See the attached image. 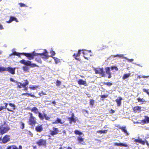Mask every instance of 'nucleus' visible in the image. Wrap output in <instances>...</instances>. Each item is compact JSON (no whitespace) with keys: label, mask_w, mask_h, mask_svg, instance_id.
I'll return each instance as SVG.
<instances>
[{"label":"nucleus","mask_w":149,"mask_h":149,"mask_svg":"<svg viewBox=\"0 0 149 149\" xmlns=\"http://www.w3.org/2000/svg\"><path fill=\"white\" fill-rule=\"evenodd\" d=\"M38 117H39V118L41 119V120H42L44 119V116H43L42 114L39 112V113H38Z\"/></svg>","instance_id":"f704fd0d"},{"label":"nucleus","mask_w":149,"mask_h":149,"mask_svg":"<svg viewBox=\"0 0 149 149\" xmlns=\"http://www.w3.org/2000/svg\"><path fill=\"white\" fill-rule=\"evenodd\" d=\"M138 78L139 79H140L141 78L140 76H139V75L138 76Z\"/></svg>","instance_id":"338daca9"},{"label":"nucleus","mask_w":149,"mask_h":149,"mask_svg":"<svg viewBox=\"0 0 149 149\" xmlns=\"http://www.w3.org/2000/svg\"><path fill=\"white\" fill-rule=\"evenodd\" d=\"M22 95H26L27 97L31 96L33 97H36L33 94L28 93H24L22 94Z\"/></svg>","instance_id":"393cba45"},{"label":"nucleus","mask_w":149,"mask_h":149,"mask_svg":"<svg viewBox=\"0 0 149 149\" xmlns=\"http://www.w3.org/2000/svg\"><path fill=\"white\" fill-rule=\"evenodd\" d=\"M22 54L23 55L26 57L29 60L33 59L34 58V56H37L38 55L43 56H44L43 58H47L49 56L48 55L47 51L45 50L43 53H35L34 51L32 53H22Z\"/></svg>","instance_id":"f257e3e1"},{"label":"nucleus","mask_w":149,"mask_h":149,"mask_svg":"<svg viewBox=\"0 0 149 149\" xmlns=\"http://www.w3.org/2000/svg\"><path fill=\"white\" fill-rule=\"evenodd\" d=\"M68 119L69 121V123L70 124L72 123V122L75 123L77 120V119L74 118V116L73 113H72L71 117H68Z\"/></svg>","instance_id":"9d476101"},{"label":"nucleus","mask_w":149,"mask_h":149,"mask_svg":"<svg viewBox=\"0 0 149 149\" xmlns=\"http://www.w3.org/2000/svg\"><path fill=\"white\" fill-rule=\"evenodd\" d=\"M10 136L9 135H6L3 136L2 139V143H6L10 140Z\"/></svg>","instance_id":"f8f14e48"},{"label":"nucleus","mask_w":149,"mask_h":149,"mask_svg":"<svg viewBox=\"0 0 149 149\" xmlns=\"http://www.w3.org/2000/svg\"><path fill=\"white\" fill-rule=\"evenodd\" d=\"M141 107L139 106H136L133 108L134 112L135 113H139L141 111Z\"/></svg>","instance_id":"4468645a"},{"label":"nucleus","mask_w":149,"mask_h":149,"mask_svg":"<svg viewBox=\"0 0 149 149\" xmlns=\"http://www.w3.org/2000/svg\"><path fill=\"white\" fill-rule=\"evenodd\" d=\"M108 97L107 95H101V97L102 98H105L107 97Z\"/></svg>","instance_id":"13d9d810"},{"label":"nucleus","mask_w":149,"mask_h":149,"mask_svg":"<svg viewBox=\"0 0 149 149\" xmlns=\"http://www.w3.org/2000/svg\"><path fill=\"white\" fill-rule=\"evenodd\" d=\"M3 29H4V28H3V26L2 25H1L0 23V30H3Z\"/></svg>","instance_id":"052dcab7"},{"label":"nucleus","mask_w":149,"mask_h":149,"mask_svg":"<svg viewBox=\"0 0 149 149\" xmlns=\"http://www.w3.org/2000/svg\"><path fill=\"white\" fill-rule=\"evenodd\" d=\"M137 100H138L139 102H145V100H144L143 98H140L139 97L137 99Z\"/></svg>","instance_id":"49530a36"},{"label":"nucleus","mask_w":149,"mask_h":149,"mask_svg":"<svg viewBox=\"0 0 149 149\" xmlns=\"http://www.w3.org/2000/svg\"><path fill=\"white\" fill-rule=\"evenodd\" d=\"M103 85H106L108 86H110L112 85V84L110 82H103Z\"/></svg>","instance_id":"c9c22d12"},{"label":"nucleus","mask_w":149,"mask_h":149,"mask_svg":"<svg viewBox=\"0 0 149 149\" xmlns=\"http://www.w3.org/2000/svg\"><path fill=\"white\" fill-rule=\"evenodd\" d=\"M23 69L24 71H27L28 70V68L27 67L25 66L23 67Z\"/></svg>","instance_id":"6e6d98bb"},{"label":"nucleus","mask_w":149,"mask_h":149,"mask_svg":"<svg viewBox=\"0 0 149 149\" xmlns=\"http://www.w3.org/2000/svg\"><path fill=\"white\" fill-rule=\"evenodd\" d=\"M68 149H71V148H70V147H68Z\"/></svg>","instance_id":"774afa93"},{"label":"nucleus","mask_w":149,"mask_h":149,"mask_svg":"<svg viewBox=\"0 0 149 149\" xmlns=\"http://www.w3.org/2000/svg\"><path fill=\"white\" fill-rule=\"evenodd\" d=\"M84 139L81 136H79L77 138V141L79 143H81L84 141Z\"/></svg>","instance_id":"c85d7f7f"},{"label":"nucleus","mask_w":149,"mask_h":149,"mask_svg":"<svg viewBox=\"0 0 149 149\" xmlns=\"http://www.w3.org/2000/svg\"><path fill=\"white\" fill-rule=\"evenodd\" d=\"M115 112V111L112 109H111L109 111L110 113L111 114H113Z\"/></svg>","instance_id":"4d7b16f0"},{"label":"nucleus","mask_w":149,"mask_h":149,"mask_svg":"<svg viewBox=\"0 0 149 149\" xmlns=\"http://www.w3.org/2000/svg\"><path fill=\"white\" fill-rule=\"evenodd\" d=\"M25 83H22L21 82V85H20V87H17L19 88H24V89H23L24 91H27L28 90V88L27 87H26V86L29 83L28 81L26 79L24 80Z\"/></svg>","instance_id":"0eeeda50"},{"label":"nucleus","mask_w":149,"mask_h":149,"mask_svg":"<svg viewBox=\"0 0 149 149\" xmlns=\"http://www.w3.org/2000/svg\"><path fill=\"white\" fill-rule=\"evenodd\" d=\"M38 87L39 86H32L29 87V88L31 89L35 90L37 88H38Z\"/></svg>","instance_id":"473e14b6"},{"label":"nucleus","mask_w":149,"mask_h":149,"mask_svg":"<svg viewBox=\"0 0 149 149\" xmlns=\"http://www.w3.org/2000/svg\"><path fill=\"white\" fill-rule=\"evenodd\" d=\"M115 145L120 146H124L125 147H127L128 146L127 144L125 143H114Z\"/></svg>","instance_id":"b1692460"},{"label":"nucleus","mask_w":149,"mask_h":149,"mask_svg":"<svg viewBox=\"0 0 149 149\" xmlns=\"http://www.w3.org/2000/svg\"><path fill=\"white\" fill-rule=\"evenodd\" d=\"M79 85H83L85 86H87L88 84L86 81H84L81 79H79L77 81Z\"/></svg>","instance_id":"f3484780"},{"label":"nucleus","mask_w":149,"mask_h":149,"mask_svg":"<svg viewBox=\"0 0 149 149\" xmlns=\"http://www.w3.org/2000/svg\"><path fill=\"white\" fill-rule=\"evenodd\" d=\"M36 61L38 62L41 63L42 61L41 59V58L39 57H37L36 58Z\"/></svg>","instance_id":"4c0bfd02"},{"label":"nucleus","mask_w":149,"mask_h":149,"mask_svg":"<svg viewBox=\"0 0 149 149\" xmlns=\"http://www.w3.org/2000/svg\"><path fill=\"white\" fill-rule=\"evenodd\" d=\"M95 73L96 74H99L102 77H105V72L103 68H96L94 69Z\"/></svg>","instance_id":"20e7f679"},{"label":"nucleus","mask_w":149,"mask_h":149,"mask_svg":"<svg viewBox=\"0 0 149 149\" xmlns=\"http://www.w3.org/2000/svg\"><path fill=\"white\" fill-rule=\"evenodd\" d=\"M141 122L143 124H144L146 123H147L146 122V119L142 120H141Z\"/></svg>","instance_id":"5fc2aeb1"},{"label":"nucleus","mask_w":149,"mask_h":149,"mask_svg":"<svg viewBox=\"0 0 149 149\" xmlns=\"http://www.w3.org/2000/svg\"><path fill=\"white\" fill-rule=\"evenodd\" d=\"M131 75L130 73H128L127 74H124L123 76L122 77V79L123 80H124L128 78Z\"/></svg>","instance_id":"a878e982"},{"label":"nucleus","mask_w":149,"mask_h":149,"mask_svg":"<svg viewBox=\"0 0 149 149\" xmlns=\"http://www.w3.org/2000/svg\"><path fill=\"white\" fill-rule=\"evenodd\" d=\"M83 54H84V57L86 59H88L89 57L92 56V55H91V50H82Z\"/></svg>","instance_id":"39448f33"},{"label":"nucleus","mask_w":149,"mask_h":149,"mask_svg":"<svg viewBox=\"0 0 149 149\" xmlns=\"http://www.w3.org/2000/svg\"><path fill=\"white\" fill-rule=\"evenodd\" d=\"M52 123L53 124H57L58 123H62L61 122V120L59 118H57L55 121L53 122Z\"/></svg>","instance_id":"c756f323"},{"label":"nucleus","mask_w":149,"mask_h":149,"mask_svg":"<svg viewBox=\"0 0 149 149\" xmlns=\"http://www.w3.org/2000/svg\"><path fill=\"white\" fill-rule=\"evenodd\" d=\"M44 117L45 120H49L50 119V117L48 116L47 114L44 113Z\"/></svg>","instance_id":"e433bc0d"},{"label":"nucleus","mask_w":149,"mask_h":149,"mask_svg":"<svg viewBox=\"0 0 149 149\" xmlns=\"http://www.w3.org/2000/svg\"><path fill=\"white\" fill-rule=\"evenodd\" d=\"M21 123L20 128L22 129H23L24 127V124L22 122H21Z\"/></svg>","instance_id":"de8ad7c7"},{"label":"nucleus","mask_w":149,"mask_h":149,"mask_svg":"<svg viewBox=\"0 0 149 149\" xmlns=\"http://www.w3.org/2000/svg\"><path fill=\"white\" fill-rule=\"evenodd\" d=\"M20 62L22 64L27 66H30V65H31V61H26L23 59L21 60Z\"/></svg>","instance_id":"a211bd4d"},{"label":"nucleus","mask_w":149,"mask_h":149,"mask_svg":"<svg viewBox=\"0 0 149 149\" xmlns=\"http://www.w3.org/2000/svg\"><path fill=\"white\" fill-rule=\"evenodd\" d=\"M22 53H19L16 52V51H14L12 53V54L14 55H16L18 56H20V55H22Z\"/></svg>","instance_id":"72a5a7b5"},{"label":"nucleus","mask_w":149,"mask_h":149,"mask_svg":"<svg viewBox=\"0 0 149 149\" xmlns=\"http://www.w3.org/2000/svg\"><path fill=\"white\" fill-rule=\"evenodd\" d=\"M22 148V146H19V149H21Z\"/></svg>","instance_id":"69168bd1"},{"label":"nucleus","mask_w":149,"mask_h":149,"mask_svg":"<svg viewBox=\"0 0 149 149\" xmlns=\"http://www.w3.org/2000/svg\"><path fill=\"white\" fill-rule=\"evenodd\" d=\"M75 134L77 135H81L82 134V133L78 130H75L74 131Z\"/></svg>","instance_id":"ea45409f"},{"label":"nucleus","mask_w":149,"mask_h":149,"mask_svg":"<svg viewBox=\"0 0 149 149\" xmlns=\"http://www.w3.org/2000/svg\"><path fill=\"white\" fill-rule=\"evenodd\" d=\"M107 132V130H98V131H97V133H100V134L102 133H106Z\"/></svg>","instance_id":"2f4dec72"},{"label":"nucleus","mask_w":149,"mask_h":149,"mask_svg":"<svg viewBox=\"0 0 149 149\" xmlns=\"http://www.w3.org/2000/svg\"><path fill=\"white\" fill-rule=\"evenodd\" d=\"M143 92L146 93L147 94L149 95V92H148V89H146L144 88L143 89Z\"/></svg>","instance_id":"09e8293b"},{"label":"nucleus","mask_w":149,"mask_h":149,"mask_svg":"<svg viewBox=\"0 0 149 149\" xmlns=\"http://www.w3.org/2000/svg\"><path fill=\"white\" fill-rule=\"evenodd\" d=\"M35 130L38 132H41L43 130V128L42 125H39L35 127Z\"/></svg>","instance_id":"9b49d317"},{"label":"nucleus","mask_w":149,"mask_h":149,"mask_svg":"<svg viewBox=\"0 0 149 149\" xmlns=\"http://www.w3.org/2000/svg\"><path fill=\"white\" fill-rule=\"evenodd\" d=\"M52 130H50V134L52 136L57 134L59 132L58 129L54 127H52Z\"/></svg>","instance_id":"6e6552de"},{"label":"nucleus","mask_w":149,"mask_h":149,"mask_svg":"<svg viewBox=\"0 0 149 149\" xmlns=\"http://www.w3.org/2000/svg\"><path fill=\"white\" fill-rule=\"evenodd\" d=\"M4 104H5V106L4 107L5 109H7V110H8L9 111H11V112H13V111L12 110L10 109H9L8 108H7V107L8 104L7 103H4Z\"/></svg>","instance_id":"58836bf2"},{"label":"nucleus","mask_w":149,"mask_h":149,"mask_svg":"<svg viewBox=\"0 0 149 149\" xmlns=\"http://www.w3.org/2000/svg\"><path fill=\"white\" fill-rule=\"evenodd\" d=\"M38 94L40 96H41L43 95H46V94L45 93H44L43 91H41L40 93H39Z\"/></svg>","instance_id":"a18cd8bd"},{"label":"nucleus","mask_w":149,"mask_h":149,"mask_svg":"<svg viewBox=\"0 0 149 149\" xmlns=\"http://www.w3.org/2000/svg\"><path fill=\"white\" fill-rule=\"evenodd\" d=\"M126 128V127L125 126L122 127L120 126L118 127L119 129H121L123 132H124L126 134V135H129L130 134V133L127 132Z\"/></svg>","instance_id":"aec40b11"},{"label":"nucleus","mask_w":149,"mask_h":149,"mask_svg":"<svg viewBox=\"0 0 149 149\" xmlns=\"http://www.w3.org/2000/svg\"><path fill=\"white\" fill-rule=\"evenodd\" d=\"M7 149H18V148L15 146L12 145L8 146Z\"/></svg>","instance_id":"bb28decb"},{"label":"nucleus","mask_w":149,"mask_h":149,"mask_svg":"<svg viewBox=\"0 0 149 149\" xmlns=\"http://www.w3.org/2000/svg\"><path fill=\"white\" fill-rule=\"evenodd\" d=\"M50 53L51 54V55H52L51 56H53L55 55L56 54L55 52L53 50L51 51L50 52Z\"/></svg>","instance_id":"864d4df0"},{"label":"nucleus","mask_w":149,"mask_h":149,"mask_svg":"<svg viewBox=\"0 0 149 149\" xmlns=\"http://www.w3.org/2000/svg\"><path fill=\"white\" fill-rule=\"evenodd\" d=\"M10 80L11 81H13V82H15V83H16L17 84V87H20V85H19H19H21V82H18L17 81H16L15 80H14L12 78H10Z\"/></svg>","instance_id":"5701e85b"},{"label":"nucleus","mask_w":149,"mask_h":149,"mask_svg":"<svg viewBox=\"0 0 149 149\" xmlns=\"http://www.w3.org/2000/svg\"><path fill=\"white\" fill-rule=\"evenodd\" d=\"M5 109L4 107V106H1L0 107V111H1L2 110Z\"/></svg>","instance_id":"bf43d9fd"},{"label":"nucleus","mask_w":149,"mask_h":149,"mask_svg":"<svg viewBox=\"0 0 149 149\" xmlns=\"http://www.w3.org/2000/svg\"><path fill=\"white\" fill-rule=\"evenodd\" d=\"M145 117L147 123H149V117L145 116Z\"/></svg>","instance_id":"3c124183"},{"label":"nucleus","mask_w":149,"mask_h":149,"mask_svg":"<svg viewBox=\"0 0 149 149\" xmlns=\"http://www.w3.org/2000/svg\"><path fill=\"white\" fill-rule=\"evenodd\" d=\"M10 129L8 125L4 126L3 125H1L0 127V134H3L7 133Z\"/></svg>","instance_id":"7ed1b4c3"},{"label":"nucleus","mask_w":149,"mask_h":149,"mask_svg":"<svg viewBox=\"0 0 149 149\" xmlns=\"http://www.w3.org/2000/svg\"><path fill=\"white\" fill-rule=\"evenodd\" d=\"M36 143L39 146H46L47 144L46 140L40 139L37 141Z\"/></svg>","instance_id":"423d86ee"},{"label":"nucleus","mask_w":149,"mask_h":149,"mask_svg":"<svg viewBox=\"0 0 149 149\" xmlns=\"http://www.w3.org/2000/svg\"><path fill=\"white\" fill-rule=\"evenodd\" d=\"M82 51V50H79L78 52L77 53H74L73 55V57L77 61H81V59L78 58L81 54V52Z\"/></svg>","instance_id":"1a4fd4ad"},{"label":"nucleus","mask_w":149,"mask_h":149,"mask_svg":"<svg viewBox=\"0 0 149 149\" xmlns=\"http://www.w3.org/2000/svg\"><path fill=\"white\" fill-rule=\"evenodd\" d=\"M123 100L122 97H119L118 99L116 100L115 101L116 102L117 105L118 106H120L121 104V100Z\"/></svg>","instance_id":"412c9836"},{"label":"nucleus","mask_w":149,"mask_h":149,"mask_svg":"<svg viewBox=\"0 0 149 149\" xmlns=\"http://www.w3.org/2000/svg\"><path fill=\"white\" fill-rule=\"evenodd\" d=\"M61 84V82L59 80H57L56 82V85L57 86H59Z\"/></svg>","instance_id":"c03bdc74"},{"label":"nucleus","mask_w":149,"mask_h":149,"mask_svg":"<svg viewBox=\"0 0 149 149\" xmlns=\"http://www.w3.org/2000/svg\"><path fill=\"white\" fill-rule=\"evenodd\" d=\"M19 5L21 7H25L26 6L25 4L23 3H19Z\"/></svg>","instance_id":"603ef678"},{"label":"nucleus","mask_w":149,"mask_h":149,"mask_svg":"<svg viewBox=\"0 0 149 149\" xmlns=\"http://www.w3.org/2000/svg\"><path fill=\"white\" fill-rule=\"evenodd\" d=\"M9 105L11 107H13V110H14L15 109V105L13 104H12L11 103H10L9 104Z\"/></svg>","instance_id":"37998d69"},{"label":"nucleus","mask_w":149,"mask_h":149,"mask_svg":"<svg viewBox=\"0 0 149 149\" xmlns=\"http://www.w3.org/2000/svg\"><path fill=\"white\" fill-rule=\"evenodd\" d=\"M50 56L52 57L54 60L56 64H57L60 62V60L59 59L52 56Z\"/></svg>","instance_id":"cd10ccee"},{"label":"nucleus","mask_w":149,"mask_h":149,"mask_svg":"<svg viewBox=\"0 0 149 149\" xmlns=\"http://www.w3.org/2000/svg\"><path fill=\"white\" fill-rule=\"evenodd\" d=\"M148 77H149V76H142V77H143V78H148Z\"/></svg>","instance_id":"680f3d73"},{"label":"nucleus","mask_w":149,"mask_h":149,"mask_svg":"<svg viewBox=\"0 0 149 149\" xmlns=\"http://www.w3.org/2000/svg\"><path fill=\"white\" fill-rule=\"evenodd\" d=\"M111 69L112 70H115L116 71H118V68L117 67H116V66H112L111 68Z\"/></svg>","instance_id":"79ce46f5"},{"label":"nucleus","mask_w":149,"mask_h":149,"mask_svg":"<svg viewBox=\"0 0 149 149\" xmlns=\"http://www.w3.org/2000/svg\"><path fill=\"white\" fill-rule=\"evenodd\" d=\"M15 68H12L10 67H8L7 68L6 71H8L10 73L13 74H15Z\"/></svg>","instance_id":"2eb2a0df"},{"label":"nucleus","mask_w":149,"mask_h":149,"mask_svg":"<svg viewBox=\"0 0 149 149\" xmlns=\"http://www.w3.org/2000/svg\"><path fill=\"white\" fill-rule=\"evenodd\" d=\"M13 21H15L16 22H18V20L16 17L13 16H10V17L9 19V20L7 21L6 22L8 23H10Z\"/></svg>","instance_id":"dca6fc26"},{"label":"nucleus","mask_w":149,"mask_h":149,"mask_svg":"<svg viewBox=\"0 0 149 149\" xmlns=\"http://www.w3.org/2000/svg\"><path fill=\"white\" fill-rule=\"evenodd\" d=\"M30 66H31V67H39L38 66L36 65L35 63H31V65H30Z\"/></svg>","instance_id":"8fccbe9b"},{"label":"nucleus","mask_w":149,"mask_h":149,"mask_svg":"<svg viewBox=\"0 0 149 149\" xmlns=\"http://www.w3.org/2000/svg\"><path fill=\"white\" fill-rule=\"evenodd\" d=\"M52 104H54L55 105L56 104V102L55 101H52Z\"/></svg>","instance_id":"e2e57ef3"},{"label":"nucleus","mask_w":149,"mask_h":149,"mask_svg":"<svg viewBox=\"0 0 149 149\" xmlns=\"http://www.w3.org/2000/svg\"><path fill=\"white\" fill-rule=\"evenodd\" d=\"M89 104L93 106L94 104V100L93 99H90V100Z\"/></svg>","instance_id":"a19ab883"},{"label":"nucleus","mask_w":149,"mask_h":149,"mask_svg":"<svg viewBox=\"0 0 149 149\" xmlns=\"http://www.w3.org/2000/svg\"><path fill=\"white\" fill-rule=\"evenodd\" d=\"M105 69L106 74L108 75V78L109 79L111 77V76L110 68L107 67L105 68Z\"/></svg>","instance_id":"6ab92c4d"},{"label":"nucleus","mask_w":149,"mask_h":149,"mask_svg":"<svg viewBox=\"0 0 149 149\" xmlns=\"http://www.w3.org/2000/svg\"><path fill=\"white\" fill-rule=\"evenodd\" d=\"M134 141L136 142H138L143 145H144L146 143L148 146L149 145L148 142L146 140L145 141H143L141 139H136Z\"/></svg>","instance_id":"ddd939ff"},{"label":"nucleus","mask_w":149,"mask_h":149,"mask_svg":"<svg viewBox=\"0 0 149 149\" xmlns=\"http://www.w3.org/2000/svg\"><path fill=\"white\" fill-rule=\"evenodd\" d=\"M7 68L3 67H0V72L6 71Z\"/></svg>","instance_id":"7c9ffc66"},{"label":"nucleus","mask_w":149,"mask_h":149,"mask_svg":"<svg viewBox=\"0 0 149 149\" xmlns=\"http://www.w3.org/2000/svg\"><path fill=\"white\" fill-rule=\"evenodd\" d=\"M129 60H130V61H129L132 62V61H133L134 60H133V59H130Z\"/></svg>","instance_id":"0e129e2a"},{"label":"nucleus","mask_w":149,"mask_h":149,"mask_svg":"<svg viewBox=\"0 0 149 149\" xmlns=\"http://www.w3.org/2000/svg\"><path fill=\"white\" fill-rule=\"evenodd\" d=\"M31 111L36 114L39 112L38 109L36 107H34L30 109Z\"/></svg>","instance_id":"4be33fe9"},{"label":"nucleus","mask_w":149,"mask_h":149,"mask_svg":"<svg viewBox=\"0 0 149 149\" xmlns=\"http://www.w3.org/2000/svg\"><path fill=\"white\" fill-rule=\"evenodd\" d=\"M28 113L29 114L30 116L28 121V124L33 127L37 123L36 119L33 116L32 113L31 112H29Z\"/></svg>","instance_id":"f03ea898"}]
</instances>
